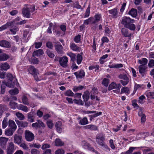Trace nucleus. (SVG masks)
I'll use <instances>...</instances> for the list:
<instances>
[{"mask_svg":"<svg viewBox=\"0 0 154 154\" xmlns=\"http://www.w3.org/2000/svg\"><path fill=\"white\" fill-rule=\"evenodd\" d=\"M105 140L104 135L102 134H99L96 136V141L100 146L106 149L110 150V148L106 144L104 141Z\"/></svg>","mask_w":154,"mask_h":154,"instance_id":"f257e3e1","label":"nucleus"},{"mask_svg":"<svg viewBox=\"0 0 154 154\" xmlns=\"http://www.w3.org/2000/svg\"><path fill=\"white\" fill-rule=\"evenodd\" d=\"M26 5V6L23 7L22 9V13L24 17L29 18L31 16L30 12H32L35 11V6H34L33 7L27 6V5Z\"/></svg>","mask_w":154,"mask_h":154,"instance_id":"f03ea898","label":"nucleus"},{"mask_svg":"<svg viewBox=\"0 0 154 154\" xmlns=\"http://www.w3.org/2000/svg\"><path fill=\"white\" fill-rule=\"evenodd\" d=\"M122 85L120 84H117L114 82L111 83L109 85L108 87V90H110L116 89V90H113V91L117 94L120 91V88L121 87Z\"/></svg>","mask_w":154,"mask_h":154,"instance_id":"7ed1b4c3","label":"nucleus"},{"mask_svg":"<svg viewBox=\"0 0 154 154\" xmlns=\"http://www.w3.org/2000/svg\"><path fill=\"white\" fill-rule=\"evenodd\" d=\"M28 70L29 73L32 74L33 75L36 81H38V71L33 66H31L28 69Z\"/></svg>","mask_w":154,"mask_h":154,"instance_id":"20e7f679","label":"nucleus"},{"mask_svg":"<svg viewBox=\"0 0 154 154\" xmlns=\"http://www.w3.org/2000/svg\"><path fill=\"white\" fill-rule=\"evenodd\" d=\"M68 59L67 57L63 56L60 57L59 61L60 65L63 68H66L68 66L67 63Z\"/></svg>","mask_w":154,"mask_h":154,"instance_id":"39448f33","label":"nucleus"},{"mask_svg":"<svg viewBox=\"0 0 154 154\" xmlns=\"http://www.w3.org/2000/svg\"><path fill=\"white\" fill-rule=\"evenodd\" d=\"M25 139L28 141H32L34 139V134L29 131H25Z\"/></svg>","mask_w":154,"mask_h":154,"instance_id":"423d86ee","label":"nucleus"},{"mask_svg":"<svg viewBox=\"0 0 154 154\" xmlns=\"http://www.w3.org/2000/svg\"><path fill=\"white\" fill-rule=\"evenodd\" d=\"M119 78L122 80L120 81V82L123 85H127L129 82V79L125 74H121L119 76Z\"/></svg>","mask_w":154,"mask_h":154,"instance_id":"0eeeda50","label":"nucleus"},{"mask_svg":"<svg viewBox=\"0 0 154 154\" xmlns=\"http://www.w3.org/2000/svg\"><path fill=\"white\" fill-rule=\"evenodd\" d=\"M134 22V19H131L129 17H125L123 18L121 23L126 27L127 25H129L130 23H133Z\"/></svg>","mask_w":154,"mask_h":154,"instance_id":"6e6552de","label":"nucleus"},{"mask_svg":"<svg viewBox=\"0 0 154 154\" xmlns=\"http://www.w3.org/2000/svg\"><path fill=\"white\" fill-rule=\"evenodd\" d=\"M14 150V145L12 142L8 143L7 149V154H13Z\"/></svg>","mask_w":154,"mask_h":154,"instance_id":"1a4fd4ad","label":"nucleus"},{"mask_svg":"<svg viewBox=\"0 0 154 154\" xmlns=\"http://www.w3.org/2000/svg\"><path fill=\"white\" fill-rule=\"evenodd\" d=\"M35 114V113L32 111L28 113L27 114V121L31 123L34 122Z\"/></svg>","mask_w":154,"mask_h":154,"instance_id":"9d476101","label":"nucleus"},{"mask_svg":"<svg viewBox=\"0 0 154 154\" xmlns=\"http://www.w3.org/2000/svg\"><path fill=\"white\" fill-rule=\"evenodd\" d=\"M22 136L19 134H15L14 136V142L18 144H20L22 142Z\"/></svg>","mask_w":154,"mask_h":154,"instance_id":"9b49d317","label":"nucleus"},{"mask_svg":"<svg viewBox=\"0 0 154 154\" xmlns=\"http://www.w3.org/2000/svg\"><path fill=\"white\" fill-rule=\"evenodd\" d=\"M147 65H140L139 66V72L141 74L142 76H144V74L147 71Z\"/></svg>","mask_w":154,"mask_h":154,"instance_id":"f8f14e48","label":"nucleus"},{"mask_svg":"<svg viewBox=\"0 0 154 154\" xmlns=\"http://www.w3.org/2000/svg\"><path fill=\"white\" fill-rule=\"evenodd\" d=\"M8 139L5 137H2L0 138V146L3 149L6 148V144Z\"/></svg>","mask_w":154,"mask_h":154,"instance_id":"ddd939ff","label":"nucleus"},{"mask_svg":"<svg viewBox=\"0 0 154 154\" xmlns=\"http://www.w3.org/2000/svg\"><path fill=\"white\" fill-rule=\"evenodd\" d=\"M0 46L7 48H9L11 47V45L10 43L5 40H2L0 41Z\"/></svg>","mask_w":154,"mask_h":154,"instance_id":"4468645a","label":"nucleus"},{"mask_svg":"<svg viewBox=\"0 0 154 154\" xmlns=\"http://www.w3.org/2000/svg\"><path fill=\"white\" fill-rule=\"evenodd\" d=\"M121 32L122 35L125 37H130L131 35V33L129 32L128 30L125 28H122Z\"/></svg>","mask_w":154,"mask_h":154,"instance_id":"2eb2a0df","label":"nucleus"},{"mask_svg":"<svg viewBox=\"0 0 154 154\" xmlns=\"http://www.w3.org/2000/svg\"><path fill=\"white\" fill-rule=\"evenodd\" d=\"M55 50L57 53L60 54H63L64 52L63 51V47L60 44H56L55 46Z\"/></svg>","mask_w":154,"mask_h":154,"instance_id":"dca6fc26","label":"nucleus"},{"mask_svg":"<svg viewBox=\"0 0 154 154\" xmlns=\"http://www.w3.org/2000/svg\"><path fill=\"white\" fill-rule=\"evenodd\" d=\"M77 79L82 78L85 75V73L82 70H80L78 72H75L74 73Z\"/></svg>","mask_w":154,"mask_h":154,"instance_id":"f3484780","label":"nucleus"},{"mask_svg":"<svg viewBox=\"0 0 154 154\" xmlns=\"http://www.w3.org/2000/svg\"><path fill=\"white\" fill-rule=\"evenodd\" d=\"M55 126L57 131L59 133H61L62 131V123L60 121L57 122Z\"/></svg>","mask_w":154,"mask_h":154,"instance_id":"a211bd4d","label":"nucleus"},{"mask_svg":"<svg viewBox=\"0 0 154 154\" xmlns=\"http://www.w3.org/2000/svg\"><path fill=\"white\" fill-rule=\"evenodd\" d=\"M9 126L10 129L15 131L17 128V126L14 122L13 120H9L8 122Z\"/></svg>","mask_w":154,"mask_h":154,"instance_id":"6ab92c4d","label":"nucleus"},{"mask_svg":"<svg viewBox=\"0 0 154 154\" xmlns=\"http://www.w3.org/2000/svg\"><path fill=\"white\" fill-rule=\"evenodd\" d=\"M138 116L141 117V121L142 123H144L146 120V116L145 114L143 113L142 110H140L138 113Z\"/></svg>","mask_w":154,"mask_h":154,"instance_id":"aec40b11","label":"nucleus"},{"mask_svg":"<svg viewBox=\"0 0 154 154\" xmlns=\"http://www.w3.org/2000/svg\"><path fill=\"white\" fill-rule=\"evenodd\" d=\"M95 19L93 18V22H92V24H95L99 21L101 18V15L100 14H96L94 16Z\"/></svg>","mask_w":154,"mask_h":154,"instance_id":"412c9836","label":"nucleus"},{"mask_svg":"<svg viewBox=\"0 0 154 154\" xmlns=\"http://www.w3.org/2000/svg\"><path fill=\"white\" fill-rule=\"evenodd\" d=\"M128 14L133 17H135L137 15V10L136 9L133 8L129 11Z\"/></svg>","mask_w":154,"mask_h":154,"instance_id":"4be33fe9","label":"nucleus"},{"mask_svg":"<svg viewBox=\"0 0 154 154\" xmlns=\"http://www.w3.org/2000/svg\"><path fill=\"white\" fill-rule=\"evenodd\" d=\"M9 58V56L5 53H3L0 54V61L6 60Z\"/></svg>","mask_w":154,"mask_h":154,"instance_id":"5701e85b","label":"nucleus"},{"mask_svg":"<svg viewBox=\"0 0 154 154\" xmlns=\"http://www.w3.org/2000/svg\"><path fill=\"white\" fill-rule=\"evenodd\" d=\"M44 54V51L42 49H38L34 51L32 54V56H38L43 55Z\"/></svg>","mask_w":154,"mask_h":154,"instance_id":"b1692460","label":"nucleus"},{"mask_svg":"<svg viewBox=\"0 0 154 154\" xmlns=\"http://www.w3.org/2000/svg\"><path fill=\"white\" fill-rule=\"evenodd\" d=\"M135 148H136L134 147H130L129 150L126 151L125 154H131ZM132 154H141V153L140 152L138 151L134 152Z\"/></svg>","mask_w":154,"mask_h":154,"instance_id":"393cba45","label":"nucleus"},{"mask_svg":"<svg viewBox=\"0 0 154 154\" xmlns=\"http://www.w3.org/2000/svg\"><path fill=\"white\" fill-rule=\"evenodd\" d=\"M1 70H7L10 68V66L6 63H2L1 64Z\"/></svg>","mask_w":154,"mask_h":154,"instance_id":"a878e982","label":"nucleus"},{"mask_svg":"<svg viewBox=\"0 0 154 154\" xmlns=\"http://www.w3.org/2000/svg\"><path fill=\"white\" fill-rule=\"evenodd\" d=\"M17 108L20 110H22L25 112H27L28 111V108L26 106H24L22 104H20L17 106Z\"/></svg>","mask_w":154,"mask_h":154,"instance_id":"bb28decb","label":"nucleus"},{"mask_svg":"<svg viewBox=\"0 0 154 154\" xmlns=\"http://www.w3.org/2000/svg\"><path fill=\"white\" fill-rule=\"evenodd\" d=\"M70 48L74 51H80L79 47L74 43L71 44Z\"/></svg>","mask_w":154,"mask_h":154,"instance_id":"cd10ccee","label":"nucleus"},{"mask_svg":"<svg viewBox=\"0 0 154 154\" xmlns=\"http://www.w3.org/2000/svg\"><path fill=\"white\" fill-rule=\"evenodd\" d=\"M84 128L87 129H90L91 130H96L97 129V127L94 125H89L84 126Z\"/></svg>","mask_w":154,"mask_h":154,"instance_id":"c85d7f7f","label":"nucleus"},{"mask_svg":"<svg viewBox=\"0 0 154 154\" xmlns=\"http://www.w3.org/2000/svg\"><path fill=\"white\" fill-rule=\"evenodd\" d=\"M148 62V60L146 58H143L142 60H139L138 62L140 65H146Z\"/></svg>","mask_w":154,"mask_h":154,"instance_id":"c756f323","label":"nucleus"},{"mask_svg":"<svg viewBox=\"0 0 154 154\" xmlns=\"http://www.w3.org/2000/svg\"><path fill=\"white\" fill-rule=\"evenodd\" d=\"M82 97L84 102L87 101L89 98V92L87 91L85 92Z\"/></svg>","mask_w":154,"mask_h":154,"instance_id":"7c9ffc66","label":"nucleus"},{"mask_svg":"<svg viewBox=\"0 0 154 154\" xmlns=\"http://www.w3.org/2000/svg\"><path fill=\"white\" fill-rule=\"evenodd\" d=\"M88 122L87 119L86 117H84L80 120L79 124L82 125H85L87 124Z\"/></svg>","mask_w":154,"mask_h":154,"instance_id":"2f4dec72","label":"nucleus"},{"mask_svg":"<svg viewBox=\"0 0 154 154\" xmlns=\"http://www.w3.org/2000/svg\"><path fill=\"white\" fill-rule=\"evenodd\" d=\"M110 14H112L113 17H116V15L118 14L117 9L114 8L109 11Z\"/></svg>","mask_w":154,"mask_h":154,"instance_id":"473e14b6","label":"nucleus"},{"mask_svg":"<svg viewBox=\"0 0 154 154\" xmlns=\"http://www.w3.org/2000/svg\"><path fill=\"white\" fill-rule=\"evenodd\" d=\"M87 112L88 113H95L94 114L92 115V116L94 117H97L102 114V112H97L96 111H88Z\"/></svg>","mask_w":154,"mask_h":154,"instance_id":"72a5a7b5","label":"nucleus"},{"mask_svg":"<svg viewBox=\"0 0 154 154\" xmlns=\"http://www.w3.org/2000/svg\"><path fill=\"white\" fill-rule=\"evenodd\" d=\"M12 23L8 22L6 24L0 27V31L7 29L9 26H11Z\"/></svg>","mask_w":154,"mask_h":154,"instance_id":"f704fd0d","label":"nucleus"},{"mask_svg":"<svg viewBox=\"0 0 154 154\" xmlns=\"http://www.w3.org/2000/svg\"><path fill=\"white\" fill-rule=\"evenodd\" d=\"M55 145L57 146H61L63 145L64 143L60 139H56L55 141Z\"/></svg>","mask_w":154,"mask_h":154,"instance_id":"c9c22d12","label":"nucleus"},{"mask_svg":"<svg viewBox=\"0 0 154 154\" xmlns=\"http://www.w3.org/2000/svg\"><path fill=\"white\" fill-rule=\"evenodd\" d=\"M22 100L23 104L27 105L29 104V103L28 101V99L26 95H23V96Z\"/></svg>","mask_w":154,"mask_h":154,"instance_id":"e433bc0d","label":"nucleus"},{"mask_svg":"<svg viewBox=\"0 0 154 154\" xmlns=\"http://www.w3.org/2000/svg\"><path fill=\"white\" fill-rule=\"evenodd\" d=\"M126 28L130 29L131 30L134 31L135 30L136 27L135 25L133 23H130L127 26Z\"/></svg>","mask_w":154,"mask_h":154,"instance_id":"4c0bfd02","label":"nucleus"},{"mask_svg":"<svg viewBox=\"0 0 154 154\" xmlns=\"http://www.w3.org/2000/svg\"><path fill=\"white\" fill-rule=\"evenodd\" d=\"M67 55L71 58V61L74 62L75 60V55L74 53L69 52L67 54Z\"/></svg>","mask_w":154,"mask_h":154,"instance_id":"58836bf2","label":"nucleus"},{"mask_svg":"<svg viewBox=\"0 0 154 154\" xmlns=\"http://www.w3.org/2000/svg\"><path fill=\"white\" fill-rule=\"evenodd\" d=\"M9 93L11 95H16L19 93V90L17 88H16L9 91Z\"/></svg>","mask_w":154,"mask_h":154,"instance_id":"ea45409f","label":"nucleus"},{"mask_svg":"<svg viewBox=\"0 0 154 154\" xmlns=\"http://www.w3.org/2000/svg\"><path fill=\"white\" fill-rule=\"evenodd\" d=\"M2 83L6 86L10 88L13 87L14 85V82H12V81H9L7 83L5 81H4L2 82Z\"/></svg>","mask_w":154,"mask_h":154,"instance_id":"a19ab883","label":"nucleus"},{"mask_svg":"<svg viewBox=\"0 0 154 154\" xmlns=\"http://www.w3.org/2000/svg\"><path fill=\"white\" fill-rule=\"evenodd\" d=\"M46 54L48 56L51 58H54L55 56L54 54L52 51L49 49H47L46 50Z\"/></svg>","mask_w":154,"mask_h":154,"instance_id":"79ce46f5","label":"nucleus"},{"mask_svg":"<svg viewBox=\"0 0 154 154\" xmlns=\"http://www.w3.org/2000/svg\"><path fill=\"white\" fill-rule=\"evenodd\" d=\"M16 115L19 119L20 120H23L25 118L24 116L22 113L19 112H17Z\"/></svg>","mask_w":154,"mask_h":154,"instance_id":"37998d69","label":"nucleus"},{"mask_svg":"<svg viewBox=\"0 0 154 154\" xmlns=\"http://www.w3.org/2000/svg\"><path fill=\"white\" fill-rule=\"evenodd\" d=\"M73 93L70 90L66 91L64 93V95L66 96L72 97L74 95Z\"/></svg>","mask_w":154,"mask_h":154,"instance_id":"c03bdc74","label":"nucleus"},{"mask_svg":"<svg viewBox=\"0 0 154 154\" xmlns=\"http://www.w3.org/2000/svg\"><path fill=\"white\" fill-rule=\"evenodd\" d=\"M83 146L84 147L85 149H87L92 151H94V148H93L91 147L90 144L88 143H85Z\"/></svg>","mask_w":154,"mask_h":154,"instance_id":"a18cd8bd","label":"nucleus"},{"mask_svg":"<svg viewBox=\"0 0 154 154\" xmlns=\"http://www.w3.org/2000/svg\"><path fill=\"white\" fill-rule=\"evenodd\" d=\"M84 86L82 85H79L78 86H75L74 87L73 90L74 91L76 92L79 90H82Z\"/></svg>","mask_w":154,"mask_h":154,"instance_id":"49530a36","label":"nucleus"},{"mask_svg":"<svg viewBox=\"0 0 154 154\" xmlns=\"http://www.w3.org/2000/svg\"><path fill=\"white\" fill-rule=\"evenodd\" d=\"M82 60V56L78 54L77 56V61L78 64H79L81 63Z\"/></svg>","mask_w":154,"mask_h":154,"instance_id":"de8ad7c7","label":"nucleus"},{"mask_svg":"<svg viewBox=\"0 0 154 154\" xmlns=\"http://www.w3.org/2000/svg\"><path fill=\"white\" fill-rule=\"evenodd\" d=\"M14 131H13L11 129H8L5 131V134L6 135L8 136H11L13 134Z\"/></svg>","mask_w":154,"mask_h":154,"instance_id":"09e8293b","label":"nucleus"},{"mask_svg":"<svg viewBox=\"0 0 154 154\" xmlns=\"http://www.w3.org/2000/svg\"><path fill=\"white\" fill-rule=\"evenodd\" d=\"M8 119L6 117L4 118V119L2 121V128H5L8 125Z\"/></svg>","mask_w":154,"mask_h":154,"instance_id":"8fccbe9b","label":"nucleus"},{"mask_svg":"<svg viewBox=\"0 0 154 154\" xmlns=\"http://www.w3.org/2000/svg\"><path fill=\"white\" fill-rule=\"evenodd\" d=\"M17 103L12 101H11L9 103V105L11 106V108L13 109H15L17 106Z\"/></svg>","mask_w":154,"mask_h":154,"instance_id":"3c124183","label":"nucleus"},{"mask_svg":"<svg viewBox=\"0 0 154 154\" xmlns=\"http://www.w3.org/2000/svg\"><path fill=\"white\" fill-rule=\"evenodd\" d=\"M47 123L48 126L49 128L51 129L53 128L54 124L52 120H48L47 121Z\"/></svg>","mask_w":154,"mask_h":154,"instance_id":"603ef678","label":"nucleus"},{"mask_svg":"<svg viewBox=\"0 0 154 154\" xmlns=\"http://www.w3.org/2000/svg\"><path fill=\"white\" fill-rule=\"evenodd\" d=\"M81 35H78L75 36L74 38V41L76 43H78L80 42L81 41Z\"/></svg>","mask_w":154,"mask_h":154,"instance_id":"864d4df0","label":"nucleus"},{"mask_svg":"<svg viewBox=\"0 0 154 154\" xmlns=\"http://www.w3.org/2000/svg\"><path fill=\"white\" fill-rule=\"evenodd\" d=\"M109 79L106 78H104L102 82V84L105 87H107L108 85Z\"/></svg>","mask_w":154,"mask_h":154,"instance_id":"5fc2aeb1","label":"nucleus"},{"mask_svg":"<svg viewBox=\"0 0 154 154\" xmlns=\"http://www.w3.org/2000/svg\"><path fill=\"white\" fill-rule=\"evenodd\" d=\"M147 96L149 98L154 99V91L147 92Z\"/></svg>","mask_w":154,"mask_h":154,"instance_id":"6e6d98bb","label":"nucleus"},{"mask_svg":"<svg viewBox=\"0 0 154 154\" xmlns=\"http://www.w3.org/2000/svg\"><path fill=\"white\" fill-rule=\"evenodd\" d=\"M129 93V89L127 87H123L121 89V93Z\"/></svg>","mask_w":154,"mask_h":154,"instance_id":"4d7b16f0","label":"nucleus"},{"mask_svg":"<svg viewBox=\"0 0 154 154\" xmlns=\"http://www.w3.org/2000/svg\"><path fill=\"white\" fill-rule=\"evenodd\" d=\"M46 46L48 48L51 49H52L53 47V45L52 42L50 41L48 42H46Z\"/></svg>","mask_w":154,"mask_h":154,"instance_id":"13d9d810","label":"nucleus"},{"mask_svg":"<svg viewBox=\"0 0 154 154\" xmlns=\"http://www.w3.org/2000/svg\"><path fill=\"white\" fill-rule=\"evenodd\" d=\"M73 101H74V103H75L77 104L78 105H83L84 104V103H83L82 101L80 99H74L73 100Z\"/></svg>","mask_w":154,"mask_h":154,"instance_id":"bf43d9fd","label":"nucleus"},{"mask_svg":"<svg viewBox=\"0 0 154 154\" xmlns=\"http://www.w3.org/2000/svg\"><path fill=\"white\" fill-rule=\"evenodd\" d=\"M93 20V17H90L88 19L85 20L84 21V23L85 24H88L89 23H92Z\"/></svg>","mask_w":154,"mask_h":154,"instance_id":"052dcab7","label":"nucleus"},{"mask_svg":"<svg viewBox=\"0 0 154 154\" xmlns=\"http://www.w3.org/2000/svg\"><path fill=\"white\" fill-rule=\"evenodd\" d=\"M90 6H89L88 8L87 9L85 13V15L84 16V17L85 18L89 16L90 13Z\"/></svg>","mask_w":154,"mask_h":154,"instance_id":"680f3d73","label":"nucleus"},{"mask_svg":"<svg viewBox=\"0 0 154 154\" xmlns=\"http://www.w3.org/2000/svg\"><path fill=\"white\" fill-rule=\"evenodd\" d=\"M148 66L149 68L153 67H154V60L150 59L149 60L148 63Z\"/></svg>","mask_w":154,"mask_h":154,"instance_id":"e2e57ef3","label":"nucleus"},{"mask_svg":"<svg viewBox=\"0 0 154 154\" xmlns=\"http://www.w3.org/2000/svg\"><path fill=\"white\" fill-rule=\"evenodd\" d=\"M34 45H35V48L38 49L40 48L42 45V42H35L34 43Z\"/></svg>","mask_w":154,"mask_h":154,"instance_id":"0e129e2a","label":"nucleus"},{"mask_svg":"<svg viewBox=\"0 0 154 154\" xmlns=\"http://www.w3.org/2000/svg\"><path fill=\"white\" fill-rule=\"evenodd\" d=\"M31 154H39L40 152L38 150L35 149H31Z\"/></svg>","mask_w":154,"mask_h":154,"instance_id":"69168bd1","label":"nucleus"},{"mask_svg":"<svg viewBox=\"0 0 154 154\" xmlns=\"http://www.w3.org/2000/svg\"><path fill=\"white\" fill-rule=\"evenodd\" d=\"M6 77L10 81H12L13 79V77L12 74L8 73L7 74Z\"/></svg>","mask_w":154,"mask_h":154,"instance_id":"338daca9","label":"nucleus"},{"mask_svg":"<svg viewBox=\"0 0 154 154\" xmlns=\"http://www.w3.org/2000/svg\"><path fill=\"white\" fill-rule=\"evenodd\" d=\"M64 151L61 149H59L55 152V154H63Z\"/></svg>","mask_w":154,"mask_h":154,"instance_id":"774afa93","label":"nucleus"}]
</instances>
